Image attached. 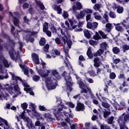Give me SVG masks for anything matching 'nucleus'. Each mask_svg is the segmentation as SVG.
Segmentation results:
<instances>
[{
  "label": "nucleus",
  "instance_id": "42",
  "mask_svg": "<svg viewBox=\"0 0 129 129\" xmlns=\"http://www.w3.org/2000/svg\"><path fill=\"white\" fill-rule=\"evenodd\" d=\"M86 28L89 29L94 30V28L92 27V23L91 22H87V24L86 25Z\"/></svg>",
  "mask_w": 129,
  "mask_h": 129
},
{
  "label": "nucleus",
  "instance_id": "1",
  "mask_svg": "<svg viewBox=\"0 0 129 129\" xmlns=\"http://www.w3.org/2000/svg\"><path fill=\"white\" fill-rule=\"evenodd\" d=\"M38 74L42 77V81L45 82L48 90H53L57 86V80L60 79V76L55 69L50 70L45 66V62L42 61L39 67H36Z\"/></svg>",
  "mask_w": 129,
  "mask_h": 129
},
{
  "label": "nucleus",
  "instance_id": "52",
  "mask_svg": "<svg viewBox=\"0 0 129 129\" xmlns=\"http://www.w3.org/2000/svg\"><path fill=\"white\" fill-rule=\"evenodd\" d=\"M109 17L112 19H115L116 17V15L114 12H110L109 13Z\"/></svg>",
  "mask_w": 129,
  "mask_h": 129
},
{
  "label": "nucleus",
  "instance_id": "63",
  "mask_svg": "<svg viewBox=\"0 0 129 129\" xmlns=\"http://www.w3.org/2000/svg\"><path fill=\"white\" fill-rule=\"evenodd\" d=\"M100 129H110V127L105 124H103L100 125Z\"/></svg>",
  "mask_w": 129,
  "mask_h": 129
},
{
  "label": "nucleus",
  "instance_id": "13",
  "mask_svg": "<svg viewBox=\"0 0 129 129\" xmlns=\"http://www.w3.org/2000/svg\"><path fill=\"white\" fill-rule=\"evenodd\" d=\"M60 51L58 50L57 49H53L50 51V55H51V56L49 54H46V58L48 59L51 58V57L54 58L56 55H60Z\"/></svg>",
  "mask_w": 129,
  "mask_h": 129
},
{
  "label": "nucleus",
  "instance_id": "43",
  "mask_svg": "<svg viewBox=\"0 0 129 129\" xmlns=\"http://www.w3.org/2000/svg\"><path fill=\"white\" fill-rule=\"evenodd\" d=\"M113 53L115 54H118L120 52V49L117 47H115L112 49Z\"/></svg>",
  "mask_w": 129,
  "mask_h": 129
},
{
  "label": "nucleus",
  "instance_id": "53",
  "mask_svg": "<svg viewBox=\"0 0 129 129\" xmlns=\"http://www.w3.org/2000/svg\"><path fill=\"white\" fill-rule=\"evenodd\" d=\"M93 38L94 39L98 40L99 39H100L101 37L99 36V35L98 34V32H96V33H95V35L93 36Z\"/></svg>",
  "mask_w": 129,
  "mask_h": 129
},
{
  "label": "nucleus",
  "instance_id": "7",
  "mask_svg": "<svg viewBox=\"0 0 129 129\" xmlns=\"http://www.w3.org/2000/svg\"><path fill=\"white\" fill-rule=\"evenodd\" d=\"M128 120L129 114L126 113H123V114L119 117L117 121L120 126V129H128V128L125 126V122L127 121Z\"/></svg>",
  "mask_w": 129,
  "mask_h": 129
},
{
  "label": "nucleus",
  "instance_id": "20",
  "mask_svg": "<svg viewBox=\"0 0 129 129\" xmlns=\"http://www.w3.org/2000/svg\"><path fill=\"white\" fill-rule=\"evenodd\" d=\"M84 109H85V108L84 104L78 102L76 108V111H84Z\"/></svg>",
  "mask_w": 129,
  "mask_h": 129
},
{
  "label": "nucleus",
  "instance_id": "36",
  "mask_svg": "<svg viewBox=\"0 0 129 129\" xmlns=\"http://www.w3.org/2000/svg\"><path fill=\"white\" fill-rule=\"evenodd\" d=\"M81 12H84L86 14H92V10L90 9H85Z\"/></svg>",
  "mask_w": 129,
  "mask_h": 129
},
{
  "label": "nucleus",
  "instance_id": "49",
  "mask_svg": "<svg viewBox=\"0 0 129 129\" xmlns=\"http://www.w3.org/2000/svg\"><path fill=\"white\" fill-rule=\"evenodd\" d=\"M122 49H123V52H125V51L129 50V46L126 44H124L122 46Z\"/></svg>",
  "mask_w": 129,
  "mask_h": 129
},
{
  "label": "nucleus",
  "instance_id": "16",
  "mask_svg": "<svg viewBox=\"0 0 129 129\" xmlns=\"http://www.w3.org/2000/svg\"><path fill=\"white\" fill-rule=\"evenodd\" d=\"M0 126L4 127V129H9L10 128L7 120H5L1 117H0Z\"/></svg>",
  "mask_w": 129,
  "mask_h": 129
},
{
  "label": "nucleus",
  "instance_id": "55",
  "mask_svg": "<svg viewBox=\"0 0 129 129\" xmlns=\"http://www.w3.org/2000/svg\"><path fill=\"white\" fill-rule=\"evenodd\" d=\"M84 23H85V22L84 21H80L79 23H78V27L82 28L84 26Z\"/></svg>",
  "mask_w": 129,
  "mask_h": 129
},
{
  "label": "nucleus",
  "instance_id": "40",
  "mask_svg": "<svg viewBox=\"0 0 129 129\" xmlns=\"http://www.w3.org/2000/svg\"><path fill=\"white\" fill-rule=\"evenodd\" d=\"M59 30H60L61 34L63 35H65L66 33H67V28H59Z\"/></svg>",
  "mask_w": 129,
  "mask_h": 129
},
{
  "label": "nucleus",
  "instance_id": "64",
  "mask_svg": "<svg viewBox=\"0 0 129 129\" xmlns=\"http://www.w3.org/2000/svg\"><path fill=\"white\" fill-rule=\"evenodd\" d=\"M44 117L46 118H51V115L49 113H45L43 114Z\"/></svg>",
  "mask_w": 129,
  "mask_h": 129
},
{
  "label": "nucleus",
  "instance_id": "24",
  "mask_svg": "<svg viewBox=\"0 0 129 129\" xmlns=\"http://www.w3.org/2000/svg\"><path fill=\"white\" fill-rule=\"evenodd\" d=\"M106 28L105 29V32L106 33H110L112 29V25L111 23H107L106 24Z\"/></svg>",
  "mask_w": 129,
  "mask_h": 129
},
{
  "label": "nucleus",
  "instance_id": "26",
  "mask_svg": "<svg viewBox=\"0 0 129 129\" xmlns=\"http://www.w3.org/2000/svg\"><path fill=\"white\" fill-rule=\"evenodd\" d=\"M121 23L126 29H129V21H128L127 19L125 20H123V22H121Z\"/></svg>",
  "mask_w": 129,
  "mask_h": 129
},
{
  "label": "nucleus",
  "instance_id": "35",
  "mask_svg": "<svg viewBox=\"0 0 129 129\" xmlns=\"http://www.w3.org/2000/svg\"><path fill=\"white\" fill-rule=\"evenodd\" d=\"M36 4L39 7V8L43 10L45 9V7L43 6V4H42L40 1H36Z\"/></svg>",
  "mask_w": 129,
  "mask_h": 129
},
{
  "label": "nucleus",
  "instance_id": "3",
  "mask_svg": "<svg viewBox=\"0 0 129 129\" xmlns=\"http://www.w3.org/2000/svg\"><path fill=\"white\" fill-rule=\"evenodd\" d=\"M62 41L63 42V50L64 52V62L67 65V67L70 69V71H73V68L70 61H68V58H70L69 55V49L71 48L72 41L67 36H63L62 38Z\"/></svg>",
  "mask_w": 129,
  "mask_h": 129
},
{
  "label": "nucleus",
  "instance_id": "46",
  "mask_svg": "<svg viewBox=\"0 0 129 129\" xmlns=\"http://www.w3.org/2000/svg\"><path fill=\"white\" fill-rule=\"evenodd\" d=\"M45 44V39L44 38H41L40 40H39V45L41 46H43Z\"/></svg>",
  "mask_w": 129,
  "mask_h": 129
},
{
  "label": "nucleus",
  "instance_id": "18",
  "mask_svg": "<svg viewBox=\"0 0 129 129\" xmlns=\"http://www.w3.org/2000/svg\"><path fill=\"white\" fill-rule=\"evenodd\" d=\"M0 63H3L5 67L6 68H9V64L7 60H6L3 55L0 56Z\"/></svg>",
  "mask_w": 129,
  "mask_h": 129
},
{
  "label": "nucleus",
  "instance_id": "41",
  "mask_svg": "<svg viewBox=\"0 0 129 129\" xmlns=\"http://www.w3.org/2000/svg\"><path fill=\"white\" fill-rule=\"evenodd\" d=\"M43 32H46V31H48V24L46 22H45L43 23Z\"/></svg>",
  "mask_w": 129,
  "mask_h": 129
},
{
  "label": "nucleus",
  "instance_id": "30",
  "mask_svg": "<svg viewBox=\"0 0 129 129\" xmlns=\"http://www.w3.org/2000/svg\"><path fill=\"white\" fill-rule=\"evenodd\" d=\"M35 124L36 126H39L41 129H45V124L42 123L40 124V122L39 121H36Z\"/></svg>",
  "mask_w": 129,
  "mask_h": 129
},
{
  "label": "nucleus",
  "instance_id": "33",
  "mask_svg": "<svg viewBox=\"0 0 129 129\" xmlns=\"http://www.w3.org/2000/svg\"><path fill=\"white\" fill-rule=\"evenodd\" d=\"M64 103H66V105L69 106L71 108H74L75 107V104L71 102L64 101Z\"/></svg>",
  "mask_w": 129,
  "mask_h": 129
},
{
  "label": "nucleus",
  "instance_id": "34",
  "mask_svg": "<svg viewBox=\"0 0 129 129\" xmlns=\"http://www.w3.org/2000/svg\"><path fill=\"white\" fill-rule=\"evenodd\" d=\"M39 110L41 111H45V112H48L49 110L48 109H46L45 108V107L43 105H39L38 106Z\"/></svg>",
  "mask_w": 129,
  "mask_h": 129
},
{
  "label": "nucleus",
  "instance_id": "21",
  "mask_svg": "<svg viewBox=\"0 0 129 129\" xmlns=\"http://www.w3.org/2000/svg\"><path fill=\"white\" fill-rule=\"evenodd\" d=\"M32 114L38 119H44L43 116H42V114L38 112L36 110H32Z\"/></svg>",
  "mask_w": 129,
  "mask_h": 129
},
{
  "label": "nucleus",
  "instance_id": "57",
  "mask_svg": "<svg viewBox=\"0 0 129 129\" xmlns=\"http://www.w3.org/2000/svg\"><path fill=\"white\" fill-rule=\"evenodd\" d=\"M62 17H63L64 19H67L69 17L68 12L67 11H63V14H62Z\"/></svg>",
  "mask_w": 129,
  "mask_h": 129
},
{
  "label": "nucleus",
  "instance_id": "60",
  "mask_svg": "<svg viewBox=\"0 0 129 129\" xmlns=\"http://www.w3.org/2000/svg\"><path fill=\"white\" fill-rule=\"evenodd\" d=\"M109 114H110V112L109 111L103 112V117L105 118H107Z\"/></svg>",
  "mask_w": 129,
  "mask_h": 129
},
{
  "label": "nucleus",
  "instance_id": "61",
  "mask_svg": "<svg viewBox=\"0 0 129 129\" xmlns=\"http://www.w3.org/2000/svg\"><path fill=\"white\" fill-rule=\"evenodd\" d=\"M49 48V45L48 44H46L44 46L43 50L44 51L47 52L48 51V48Z\"/></svg>",
  "mask_w": 129,
  "mask_h": 129
},
{
  "label": "nucleus",
  "instance_id": "37",
  "mask_svg": "<svg viewBox=\"0 0 129 129\" xmlns=\"http://www.w3.org/2000/svg\"><path fill=\"white\" fill-rule=\"evenodd\" d=\"M97 12H95L93 13L95 19H96L97 20H101V19H102V17H101L100 15H97Z\"/></svg>",
  "mask_w": 129,
  "mask_h": 129
},
{
  "label": "nucleus",
  "instance_id": "15",
  "mask_svg": "<svg viewBox=\"0 0 129 129\" xmlns=\"http://www.w3.org/2000/svg\"><path fill=\"white\" fill-rule=\"evenodd\" d=\"M83 6L81 3L77 2L74 4L72 7V11L73 12L76 11L77 10H81L82 9Z\"/></svg>",
  "mask_w": 129,
  "mask_h": 129
},
{
  "label": "nucleus",
  "instance_id": "56",
  "mask_svg": "<svg viewBox=\"0 0 129 129\" xmlns=\"http://www.w3.org/2000/svg\"><path fill=\"white\" fill-rule=\"evenodd\" d=\"M98 23L97 22H93L92 23V26L93 27V29L95 30L98 28Z\"/></svg>",
  "mask_w": 129,
  "mask_h": 129
},
{
  "label": "nucleus",
  "instance_id": "54",
  "mask_svg": "<svg viewBox=\"0 0 129 129\" xmlns=\"http://www.w3.org/2000/svg\"><path fill=\"white\" fill-rule=\"evenodd\" d=\"M29 106L30 107H32V110H35V109L37 107V106L35 105V104H34L31 102L29 103Z\"/></svg>",
  "mask_w": 129,
  "mask_h": 129
},
{
  "label": "nucleus",
  "instance_id": "8",
  "mask_svg": "<svg viewBox=\"0 0 129 129\" xmlns=\"http://www.w3.org/2000/svg\"><path fill=\"white\" fill-rule=\"evenodd\" d=\"M66 72H64L62 74V76L64 77V80L66 81V84L67 86V90L71 92L72 89L71 86H73V81H72L71 77H70V74H68ZM67 75V76H66Z\"/></svg>",
  "mask_w": 129,
  "mask_h": 129
},
{
  "label": "nucleus",
  "instance_id": "12",
  "mask_svg": "<svg viewBox=\"0 0 129 129\" xmlns=\"http://www.w3.org/2000/svg\"><path fill=\"white\" fill-rule=\"evenodd\" d=\"M10 18H13L14 19V25L18 27V28H20V22L17 19V17H19V14L18 12H15L13 14L12 12H9Z\"/></svg>",
  "mask_w": 129,
  "mask_h": 129
},
{
  "label": "nucleus",
  "instance_id": "27",
  "mask_svg": "<svg viewBox=\"0 0 129 129\" xmlns=\"http://www.w3.org/2000/svg\"><path fill=\"white\" fill-rule=\"evenodd\" d=\"M9 97V93H5V95H3L1 93H0V99L3 100L5 99V100H8V99Z\"/></svg>",
  "mask_w": 129,
  "mask_h": 129
},
{
  "label": "nucleus",
  "instance_id": "47",
  "mask_svg": "<svg viewBox=\"0 0 129 129\" xmlns=\"http://www.w3.org/2000/svg\"><path fill=\"white\" fill-rule=\"evenodd\" d=\"M21 107H22V109L25 110L28 107V104L26 102L23 103L21 104Z\"/></svg>",
  "mask_w": 129,
  "mask_h": 129
},
{
  "label": "nucleus",
  "instance_id": "17",
  "mask_svg": "<svg viewBox=\"0 0 129 129\" xmlns=\"http://www.w3.org/2000/svg\"><path fill=\"white\" fill-rule=\"evenodd\" d=\"M19 67L23 69V72H24V74L26 75L27 76L29 77V75H28V72H30V73L31 74H33V70L32 69H29L28 68H25V66L23 64H19Z\"/></svg>",
  "mask_w": 129,
  "mask_h": 129
},
{
  "label": "nucleus",
  "instance_id": "25",
  "mask_svg": "<svg viewBox=\"0 0 129 129\" xmlns=\"http://www.w3.org/2000/svg\"><path fill=\"white\" fill-rule=\"evenodd\" d=\"M84 36L87 39H90L91 38V34H90V32L87 30V29H85L84 30Z\"/></svg>",
  "mask_w": 129,
  "mask_h": 129
},
{
  "label": "nucleus",
  "instance_id": "51",
  "mask_svg": "<svg viewBox=\"0 0 129 129\" xmlns=\"http://www.w3.org/2000/svg\"><path fill=\"white\" fill-rule=\"evenodd\" d=\"M113 107L114 108L113 111L117 110L118 109V107H119V105H118L117 103H115L113 104Z\"/></svg>",
  "mask_w": 129,
  "mask_h": 129
},
{
  "label": "nucleus",
  "instance_id": "38",
  "mask_svg": "<svg viewBox=\"0 0 129 129\" xmlns=\"http://www.w3.org/2000/svg\"><path fill=\"white\" fill-rule=\"evenodd\" d=\"M89 43L90 45L93 46H95L98 44V42L96 41L92 40H89Z\"/></svg>",
  "mask_w": 129,
  "mask_h": 129
},
{
  "label": "nucleus",
  "instance_id": "19",
  "mask_svg": "<svg viewBox=\"0 0 129 129\" xmlns=\"http://www.w3.org/2000/svg\"><path fill=\"white\" fill-rule=\"evenodd\" d=\"M31 57H32V60L34 63H35L36 64H39V63H40V62L39 61V57L37 54H36V53H33L31 55Z\"/></svg>",
  "mask_w": 129,
  "mask_h": 129
},
{
  "label": "nucleus",
  "instance_id": "28",
  "mask_svg": "<svg viewBox=\"0 0 129 129\" xmlns=\"http://www.w3.org/2000/svg\"><path fill=\"white\" fill-rule=\"evenodd\" d=\"M114 26L115 27V30L118 32H121L123 31L122 27H121L120 26V23H117V24H115L114 23Z\"/></svg>",
  "mask_w": 129,
  "mask_h": 129
},
{
  "label": "nucleus",
  "instance_id": "44",
  "mask_svg": "<svg viewBox=\"0 0 129 129\" xmlns=\"http://www.w3.org/2000/svg\"><path fill=\"white\" fill-rule=\"evenodd\" d=\"M100 47L102 49L106 50V48H107V44L105 42H103L100 44Z\"/></svg>",
  "mask_w": 129,
  "mask_h": 129
},
{
  "label": "nucleus",
  "instance_id": "11",
  "mask_svg": "<svg viewBox=\"0 0 129 129\" xmlns=\"http://www.w3.org/2000/svg\"><path fill=\"white\" fill-rule=\"evenodd\" d=\"M9 55L11 58L15 60L16 62L21 61V59L19 57V53L18 52L16 53L12 48L9 50Z\"/></svg>",
  "mask_w": 129,
  "mask_h": 129
},
{
  "label": "nucleus",
  "instance_id": "39",
  "mask_svg": "<svg viewBox=\"0 0 129 129\" xmlns=\"http://www.w3.org/2000/svg\"><path fill=\"white\" fill-rule=\"evenodd\" d=\"M88 74H89V75H90V76L95 77L97 76L96 73H95V71H94L93 70H91L90 71H88Z\"/></svg>",
  "mask_w": 129,
  "mask_h": 129
},
{
  "label": "nucleus",
  "instance_id": "9",
  "mask_svg": "<svg viewBox=\"0 0 129 129\" xmlns=\"http://www.w3.org/2000/svg\"><path fill=\"white\" fill-rule=\"evenodd\" d=\"M104 50L103 49H99L98 51H97L96 52L94 53L93 54L92 53V48L91 47H89L88 48L87 52H86V55H87L88 57H89V58H92L93 57V55L95 56H100L101 54H102L104 53Z\"/></svg>",
  "mask_w": 129,
  "mask_h": 129
},
{
  "label": "nucleus",
  "instance_id": "4",
  "mask_svg": "<svg viewBox=\"0 0 129 129\" xmlns=\"http://www.w3.org/2000/svg\"><path fill=\"white\" fill-rule=\"evenodd\" d=\"M78 81L77 83L79 85L80 88L82 89L81 93L82 94L84 93L85 97L88 98L90 95H92V92L90 88L87 87L84 84V83L81 81V78H79L76 74H74Z\"/></svg>",
  "mask_w": 129,
  "mask_h": 129
},
{
  "label": "nucleus",
  "instance_id": "2",
  "mask_svg": "<svg viewBox=\"0 0 129 129\" xmlns=\"http://www.w3.org/2000/svg\"><path fill=\"white\" fill-rule=\"evenodd\" d=\"M12 77V82L11 83V85H14V88L12 86L7 84L4 86V90L9 93L11 95H12L13 98H15L18 95L21 94L20 92V88L17 84V81H19L22 83V85L24 86V90L27 93H29L31 95H34V92L31 91L32 89L30 88V86L28 85L26 81L22 80L21 78L19 77L16 76L14 73L12 72L9 73Z\"/></svg>",
  "mask_w": 129,
  "mask_h": 129
},
{
  "label": "nucleus",
  "instance_id": "45",
  "mask_svg": "<svg viewBox=\"0 0 129 129\" xmlns=\"http://www.w3.org/2000/svg\"><path fill=\"white\" fill-rule=\"evenodd\" d=\"M116 77V75H115V73L114 72L110 73V74L109 75V78L111 80H114L115 79V77Z\"/></svg>",
  "mask_w": 129,
  "mask_h": 129
},
{
  "label": "nucleus",
  "instance_id": "32",
  "mask_svg": "<svg viewBox=\"0 0 129 129\" xmlns=\"http://www.w3.org/2000/svg\"><path fill=\"white\" fill-rule=\"evenodd\" d=\"M102 23L103 24H106V23H108V16L107 14H105L104 15H103Z\"/></svg>",
  "mask_w": 129,
  "mask_h": 129
},
{
  "label": "nucleus",
  "instance_id": "10",
  "mask_svg": "<svg viewBox=\"0 0 129 129\" xmlns=\"http://www.w3.org/2000/svg\"><path fill=\"white\" fill-rule=\"evenodd\" d=\"M69 22L68 21H66L64 22V24L67 26L68 27V29L69 30H73L74 29L77 28V26L75 24H78V22L76 20L72 18V19H69Z\"/></svg>",
  "mask_w": 129,
  "mask_h": 129
},
{
  "label": "nucleus",
  "instance_id": "14",
  "mask_svg": "<svg viewBox=\"0 0 129 129\" xmlns=\"http://www.w3.org/2000/svg\"><path fill=\"white\" fill-rule=\"evenodd\" d=\"M73 13L74 14H75V17L78 20L84 19L86 14V13L84 12V11L80 12L79 14H78V13L76 11H73Z\"/></svg>",
  "mask_w": 129,
  "mask_h": 129
},
{
  "label": "nucleus",
  "instance_id": "59",
  "mask_svg": "<svg viewBox=\"0 0 129 129\" xmlns=\"http://www.w3.org/2000/svg\"><path fill=\"white\" fill-rule=\"evenodd\" d=\"M55 43L57 45H60L61 43V40L60 38H55Z\"/></svg>",
  "mask_w": 129,
  "mask_h": 129
},
{
  "label": "nucleus",
  "instance_id": "23",
  "mask_svg": "<svg viewBox=\"0 0 129 129\" xmlns=\"http://www.w3.org/2000/svg\"><path fill=\"white\" fill-rule=\"evenodd\" d=\"M101 8H102V5L101 4H95L93 6V9L96 12L98 11L99 13L102 12V10L101 9Z\"/></svg>",
  "mask_w": 129,
  "mask_h": 129
},
{
  "label": "nucleus",
  "instance_id": "6",
  "mask_svg": "<svg viewBox=\"0 0 129 129\" xmlns=\"http://www.w3.org/2000/svg\"><path fill=\"white\" fill-rule=\"evenodd\" d=\"M25 111H26V112L28 113V114L31 115V110L26 109L25 110H24V111L22 112V114H21V118L23 119L24 121H25V122H26V126H28V127L29 128V129H33L34 128V124H32V122L31 121V119H30L28 117L25 116Z\"/></svg>",
  "mask_w": 129,
  "mask_h": 129
},
{
  "label": "nucleus",
  "instance_id": "22",
  "mask_svg": "<svg viewBox=\"0 0 129 129\" xmlns=\"http://www.w3.org/2000/svg\"><path fill=\"white\" fill-rule=\"evenodd\" d=\"M100 65H103L102 62L99 60V58H95V59H94V66H95V68H98Z\"/></svg>",
  "mask_w": 129,
  "mask_h": 129
},
{
  "label": "nucleus",
  "instance_id": "50",
  "mask_svg": "<svg viewBox=\"0 0 129 129\" xmlns=\"http://www.w3.org/2000/svg\"><path fill=\"white\" fill-rule=\"evenodd\" d=\"M102 106L105 108H109V104H108L107 103L103 102H102Z\"/></svg>",
  "mask_w": 129,
  "mask_h": 129
},
{
  "label": "nucleus",
  "instance_id": "58",
  "mask_svg": "<svg viewBox=\"0 0 129 129\" xmlns=\"http://www.w3.org/2000/svg\"><path fill=\"white\" fill-rule=\"evenodd\" d=\"M40 80V77L38 76H34L33 77V80L34 81V82H37Z\"/></svg>",
  "mask_w": 129,
  "mask_h": 129
},
{
  "label": "nucleus",
  "instance_id": "5",
  "mask_svg": "<svg viewBox=\"0 0 129 129\" xmlns=\"http://www.w3.org/2000/svg\"><path fill=\"white\" fill-rule=\"evenodd\" d=\"M56 103L57 106L55 107L54 110H53V115L55 116V117H56V119L58 120L60 119L58 118V116L60 115V112L62 110L63 108L67 109V107L62 104V100H61L60 98L56 99Z\"/></svg>",
  "mask_w": 129,
  "mask_h": 129
},
{
  "label": "nucleus",
  "instance_id": "48",
  "mask_svg": "<svg viewBox=\"0 0 129 129\" xmlns=\"http://www.w3.org/2000/svg\"><path fill=\"white\" fill-rule=\"evenodd\" d=\"M113 119H114V117L113 116H111L110 118H109V119H108L106 120V122H107L108 124H112V122L113 121Z\"/></svg>",
  "mask_w": 129,
  "mask_h": 129
},
{
  "label": "nucleus",
  "instance_id": "29",
  "mask_svg": "<svg viewBox=\"0 0 129 129\" xmlns=\"http://www.w3.org/2000/svg\"><path fill=\"white\" fill-rule=\"evenodd\" d=\"M115 9H117V12L118 14H122L123 12V9L122 7H117L116 4H114Z\"/></svg>",
  "mask_w": 129,
  "mask_h": 129
},
{
  "label": "nucleus",
  "instance_id": "62",
  "mask_svg": "<svg viewBox=\"0 0 129 129\" xmlns=\"http://www.w3.org/2000/svg\"><path fill=\"white\" fill-rule=\"evenodd\" d=\"M104 72V69H102L100 68H97V74H100L101 73Z\"/></svg>",
  "mask_w": 129,
  "mask_h": 129
},
{
  "label": "nucleus",
  "instance_id": "31",
  "mask_svg": "<svg viewBox=\"0 0 129 129\" xmlns=\"http://www.w3.org/2000/svg\"><path fill=\"white\" fill-rule=\"evenodd\" d=\"M53 9L57 12V14H61L62 9H61L59 6L55 5L53 7Z\"/></svg>",
  "mask_w": 129,
  "mask_h": 129
}]
</instances>
